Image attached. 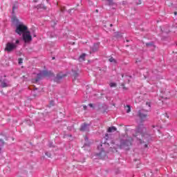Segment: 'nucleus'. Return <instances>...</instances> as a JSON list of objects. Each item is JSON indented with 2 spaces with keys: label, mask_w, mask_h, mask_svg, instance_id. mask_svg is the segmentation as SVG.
Returning <instances> with one entry per match:
<instances>
[{
  "label": "nucleus",
  "mask_w": 177,
  "mask_h": 177,
  "mask_svg": "<svg viewBox=\"0 0 177 177\" xmlns=\"http://www.w3.org/2000/svg\"><path fill=\"white\" fill-rule=\"evenodd\" d=\"M122 78H124V74H122Z\"/></svg>",
  "instance_id": "obj_42"
},
{
  "label": "nucleus",
  "mask_w": 177,
  "mask_h": 177,
  "mask_svg": "<svg viewBox=\"0 0 177 177\" xmlns=\"http://www.w3.org/2000/svg\"><path fill=\"white\" fill-rule=\"evenodd\" d=\"M145 45L147 48H151V49H156V46H154V43L153 41L146 43Z\"/></svg>",
  "instance_id": "obj_12"
},
{
  "label": "nucleus",
  "mask_w": 177,
  "mask_h": 177,
  "mask_svg": "<svg viewBox=\"0 0 177 177\" xmlns=\"http://www.w3.org/2000/svg\"><path fill=\"white\" fill-rule=\"evenodd\" d=\"M95 12H97H97H99V10H96Z\"/></svg>",
  "instance_id": "obj_40"
},
{
  "label": "nucleus",
  "mask_w": 177,
  "mask_h": 177,
  "mask_svg": "<svg viewBox=\"0 0 177 177\" xmlns=\"http://www.w3.org/2000/svg\"><path fill=\"white\" fill-rule=\"evenodd\" d=\"M125 110L127 113H131V106L127 105L125 106Z\"/></svg>",
  "instance_id": "obj_17"
},
{
  "label": "nucleus",
  "mask_w": 177,
  "mask_h": 177,
  "mask_svg": "<svg viewBox=\"0 0 177 177\" xmlns=\"http://www.w3.org/2000/svg\"><path fill=\"white\" fill-rule=\"evenodd\" d=\"M146 105L149 108L151 107V104H150V102H146Z\"/></svg>",
  "instance_id": "obj_24"
},
{
  "label": "nucleus",
  "mask_w": 177,
  "mask_h": 177,
  "mask_svg": "<svg viewBox=\"0 0 177 177\" xmlns=\"http://www.w3.org/2000/svg\"><path fill=\"white\" fill-rule=\"evenodd\" d=\"M18 62H19V64H23V59L21 58H19Z\"/></svg>",
  "instance_id": "obj_23"
},
{
  "label": "nucleus",
  "mask_w": 177,
  "mask_h": 177,
  "mask_svg": "<svg viewBox=\"0 0 177 177\" xmlns=\"http://www.w3.org/2000/svg\"><path fill=\"white\" fill-rule=\"evenodd\" d=\"M15 9H16V6H14L12 7V12H15Z\"/></svg>",
  "instance_id": "obj_28"
},
{
  "label": "nucleus",
  "mask_w": 177,
  "mask_h": 177,
  "mask_svg": "<svg viewBox=\"0 0 177 177\" xmlns=\"http://www.w3.org/2000/svg\"><path fill=\"white\" fill-rule=\"evenodd\" d=\"M80 131L82 132H89V124L86 123H84L83 124H82L80 127Z\"/></svg>",
  "instance_id": "obj_10"
},
{
  "label": "nucleus",
  "mask_w": 177,
  "mask_h": 177,
  "mask_svg": "<svg viewBox=\"0 0 177 177\" xmlns=\"http://www.w3.org/2000/svg\"><path fill=\"white\" fill-rule=\"evenodd\" d=\"M84 146H91V143L88 142V143H85Z\"/></svg>",
  "instance_id": "obj_27"
},
{
  "label": "nucleus",
  "mask_w": 177,
  "mask_h": 177,
  "mask_svg": "<svg viewBox=\"0 0 177 177\" xmlns=\"http://www.w3.org/2000/svg\"><path fill=\"white\" fill-rule=\"evenodd\" d=\"M83 109H84V110H86L87 106H86V105H84V106H83Z\"/></svg>",
  "instance_id": "obj_29"
},
{
  "label": "nucleus",
  "mask_w": 177,
  "mask_h": 177,
  "mask_svg": "<svg viewBox=\"0 0 177 177\" xmlns=\"http://www.w3.org/2000/svg\"><path fill=\"white\" fill-rule=\"evenodd\" d=\"M109 62H110V63H117V60H115V59L113 58V57H111V58L109 59Z\"/></svg>",
  "instance_id": "obj_19"
},
{
  "label": "nucleus",
  "mask_w": 177,
  "mask_h": 177,
  "mask_svg": "<svg viewBox=\"0 0 177 177\" xmlns=\"http://www.w3.org/2000/svg\"><path fill=\"white\" fill-rule=\"evenodd\" d=\"M23 40L24 42H31L32 41V37L30 33V31H26L24 34H22Z\"/></svg>",
  "instance_id": "obj_9"
},
{
  "label": "nucleus",
  "mask_w": 177,
  "mask_h": 177,
  "mask_svg": "<svg viewBox=\"0 0 177 177\" xmlns=\"http://www.w3.org/2000/svg\"><path fill=\"white\" fill-rule=\"evenodd\" d=\"M78 73H77L76 71L73 72V80H77V78H78Z\"/></svg>",
  "instance_id": "obj_20"
},
{
  "label": "nucleus",
  "mask_w": 177,
  "mask_h": 177,
  "mask_svg": "<svg viewBox=\"0 0 177 177\" xmlns=\"http://www.w3.org/2000/svg\"><path fill=\"white\" fill-rule=\"evenodd\" d=\"M86 56V55L85 53L82 54L80 57H79V61L80 62H84V60H85V57Z\"/></svg>",
  "instance_id": "obj_15"
},
{
  "label": "nucleus",
  "mask_w": 177,
  "mask_h": 177,
  "mask_svg": "<svg viewBox=\"0 0 177 177\" xmlns=\"http://www.w3.org/2000/svg\"><path fill=\"white\" fill-rule=\"evenodd\" d=\"M97 150H99V153H96L97 157L98 158H104L106 157V151H104V148H103V145H100L97 147Z\"/></svg>",
  "instance_id": "obj_7"
},
{
  "label": "nucleus",
  "mask_w": 177,
  "mask_h": 177,
  "mask_svg": "<svg viewBox=\"0 0 177 177\" xmlns=\"http://www.w3.org/2000/svg\"><path fill=\"white\" fill-rule=\"evenodd\" d=\"M8 86H9V84L6 82V80H3V82H1V88H6Z\"/></svg>",
  "instance_id": "obj_14"
},
{
  "label": "nucleus",
  "mask_w": 177,
  "mask_h": 177,
  "mask_svg": "<svg viewBox=\"0 0 177 177\" xmlns=\"http://www.w3.org/2000/svg\"><path fill=\"white\" fill-rule=\"evenodd\" d=\"M6 140H8V138H6Z\"/></svg>",
  "instance_id": "obj_46"
},
{
  "label": "nucleus",
  "mask_w": 177,
  "mask_h": 177,
  "mask_svg": "<svg viewBox=\"0 0 177 177\" xmlns=\"http://www.w3.org/2000/svg\"><path fill=\"white\" fill-rule=\"evenodd\" d=\"M145 78H149V76L145 75Z\"/></svg>",
  "instance_id": "obj_37"
},
{
  "label": "nucleus",
  "mask_w": 177,
  "mask_h": 177,
  "mask_svg": "<svg viewBox=\"0 0 177 177\" xmlns=\"http://www.w3.org/2000/svg\"><path fill=\"white\" fill-rule=\"evenodd\" d=\"M46 156H47V157H50V153L46 152Z\"/></svg>",
  "instance_id": "obj_26"
},
{
  "label": "nucleus",
  "mask_w": 177,
  "mask_h": 177,
  "mask_svg": "<svg viewBox=\"0 0 177 177\" xmlns=\"http://www.w3.org/2000/svg\"><path fill=\"white\" fill-rule=\"evenodd\" d=\"M145 147H147V144H145Z\"/></svg>",
  "instance_id": "obj_38"
},
{
  "label": "nucleus",
  "mask_w": 177,
  "mask_h": 177,
  "mask_svg": "<svg viewBox=\"0 0 177 177\" xmlns=\"http://www.w3.org/2000/svg\"><path fill=\"white\" fill-rule=\"evenodd\" d=\"M88 106H89V107H93V104H89Z\"/></svg>",
  "instance_id": "obj_31"
},
{
  "label": "nucleus",
  "mask_w": 177,
  "mask_h": 177,
  "mask_svg": "<svg viewBox=\"0 0 177 177\" xmlns=\"http://www.w3.org/2000/svg\"><path fill=\"white\" fill-rule=\"evenodd\" d=\"M136 138H138V133H140L142 136V139L145 140V142H149L150 140V136L145 132H146V128L143 127V124L138 126V127L136 130Z\"/></svg>",
  "instance_id": "obj_2"
},
{
  "label": "nucleus",
  "mask_w": 177,
  "mask_h": 177,
  "mask_svg": "<svg viewBox=\"0 0 177 177\" xmlns=\"http://www.w3.org/2000/svg\"><path fill=\"white\" fill-rule=\"evenodd\" d=\"M53 59H55V57H53Z\"/></svg>",
  "instance_id": "obj_43"
},
{
  "label": "nucleus",
  "mask_w": 177,
  "mask_h": 177,
  "mask_svg": "<svg viewBox=\"0 0 177 177\" xmlns=\"http://www.w3.org/2000/svg\"><path fill=\"white\" fill-rule=\"evenodd\" d=\"M99 45H100L99 43L94 44V45L91 48L92 52H96L97 49H99Z\"/></svg>",
  "instance_id": "obj_13"
},
{
  "label": "nucleus",
  "mask_w": 177,
  "mask_h": 177,
  "mask_svg": "<svg viewBox=\"0 0 177 177\" xmlns=\"http://www.w3.org/2000/svg\"><path fill=\"white\" fill-rule=\"evenodd\" d=\"M117 131V128L115 127H111L108 129V132H115Z\"/></svg>",
  "instance_id": "obj_16"
},
{
  "label": "nucleus",
  "mask_w": 177,
  "mask_h": 177,
  "mask_svg": "<svg viewBox=\"0 0 177 177\" xmlns=\"http://www.w3.org/2000/svg\"><path fill=\"white\" fill-rule=\"evenodd\" d=\"M110 27H113V25H112V24H110Z\"/></svg>",
  "instance_id": "obj_39"
},
{
  "label": "nucleus",
  "mask_w": 177,
  "mask_h": 177,
  "mask_svg": "<svg viewBox=\"0 0 177 177\" xmlns=\"http://www.w3.org/2000/svg\"><path fill=\"white\" fill-rule=\"evenodd\" d=\"M53 73L50 71H42L39 73L37 75V77L35 80V82H38L41 81V78H44V77H54Z\"/></svg>",
  "instance_id": "obj_4"
},
{
  "label": "nucleus",
  "mask_w": 177,
  "mask_h": 177,
  "mask_svg": "<svg viewBox=\"0 0 177 177\" xmlns=\"http://www.w3.org/2000/svg\"><path fill=\"white\" fill-rule=\"evenodd\" d=\"M85 140H88V137H85Z\"/></svg>",
  "instance_id": "obj_36"
},
{
  "label": "nucleus",
  "mask_w": 177,
  "mask_h": 177,
  "mask_svg": "<svg viewBox=\"0 0 177 177\" xmlns=\"http://www.w3.org/2000/svg\"><path fill=\"white\" fill-rule=\"evenodd\" d=\"M49 147H53V145H52V143H50V144H49Z\"/></svg>",
  "instance_id": "obj_32"
},
{
  "label": "nucleus",
  "mask_w": 177,
  "mask_h": 177,
  "mask_svg": "<svg viewBox=\"0 0 177 177\" xmlns=\"http://www.w3.org/2000/svg\"><path fill=\"white\" fill-rule=\"evenodd\" d=\"M64 77H66V75L59 73L55 77L54 81H55V82H60V81H62V80H63V78H64Z\"/></svg>",
  "instance_id": "obj_11"
},
{
  "label": "nucleus",
  "mask_w": 177,
  "mask_h": 177,
  "mask_svg": "<svg viewBox=\"0 0 177 177\" xmlns=\"http://www.w3.org/2000/svg\"><path fill=\"white\" fill-rule=\"evenodd\" d=\"M50 106H53V104H54L53 101H51L50 103Z\"/></svg>",
  "instance_id": "obj_30"
},
{
  "label": "nucleus",
  "mask_w": 177,
  "mask_h": 177,
  "mask_svg": "<svg viewBox=\"0 0 177 177\" xmlns=\"http://www.w3.org/2000/svg\"><path fill=\"white\" fill-rule=\"evenodd\" d=\"M122 86H123V89H127L126 87H124V84H122Z\"/></svg>",
  "instance_id": "obj_35"
},
{
  "label": "nucleus",
  "mask_w": 177,
  "mask_h": 177,
  "mask_svg": "<svg viewBox=\"0 0 177 177\" xmlns=\"http://www.w3.org/2000/svg\"><path fill=\"white\" fill-rule=\"evenodd\" d=\"M19 43L20 41L19 39L16 40L15 43L8 42L5 48L6 52H13V50L17 48V45H19Z\"/></svg>",
  "instance_id": "obj_6"
},
{
  "label": "nucleus",
  "mask_w": 177,
  "mask_h": 177,
  "mask_svg": "<svg viewBox=\"0 0 177 177\" xmlns=\"http://www.w3.org/2000/svg\"><path fill=\"white\" fill-rule=\"evenodd\" d=\"M104 138L106 140H109V134H106Z\"/></svg>",
  "instance_id": "obj_25"
},
{
  "label": "nucleus",
  "mask_w": 177,
  "mask_h": 177,
  "mask_svg": "<svg viewBox=\"0 0 177 177\" xmlns=\"http://www.w3.org/2000/svg\"><path fill=\"white\" fill-rule=\"evenodd\" d=\"M12 23H15V32L18 34V35H22V34L27 31V26H26L23 22H19L17 18L13 17Z\"/></svg>",
  "instance_id": "obj_1"
},
{
  "label": "nucleus",
  "mask_w": 177,
  "mask_h": 177,
  "mask_svg": "<svg viewBox=\"0 0 177 177\" xmlns=\"http://www.w3.org/2000/svg\"><path fill=\"white\" fill-rule=\"evenodd\" d=\"M41 8H43V9H46V7L41 6Z\"/></svg>",
  "instance_id": "obj_34"
},
{
  "label": "nucleus",
  "mask_w": 177,
  "mask_h": 177,
  "mask_svg": "<svg viewBox=\"0 0 177 177\" xmlns=\"http://www.w3.org/2000/svg\"><path fill=\"white\" fill-rule=\"evenodd\" d=\"M109 86H111V88H115V86H117V84L114 82H111L110 83Z\"/></svg>",
  "instance_id": "obj_21"
},
{
  "label": "nucleus",
  "mask_w": 177,
  "mask_h": 177,
  "mask_svg": "<svg viewBox=\"0 0 177 177\" xmlns=\"http://www.w3.org/2000/svg\"><path fill=\"white\" fill-rule=\"evenodd\" d=\"M53 73L50 71H42L39 73L37 75V77L35 80V82H38L41 81V78H44V77H54Z\"/></svg>",
  "instance_id": "obj_5"
},
{
  "label": "nucleus",
  "mask_w": 177,
  "mask_h": 177,
  "mask_svg": "<svg viewBox=\"0 0 177 177\" xmlns=\"http://www.w3.org/2000/svg\"><path fill=\"white\" fill-rule=\"evenodd\" d=\"M147 110L140 109L138 111V117L140 118L141 121H146V118H147Z\"/></svg>",
  "instance_id": "obj_8"
},
{
  "label": "nucleus",
  "mask_w": 177,
  "mask_h": 177,
  "mask_svg": "<svg viewBox=\"0 0 177 177\" xmlns=\"http://www.w3.org/2000/svg\"><path fill=\"white\" fill-rule=\"evenodd\" d=\"M140 140V143H143V141L142 140V139H139Z\"/></svg>",
  "instance_id": "obj_33"
},
{
  "label": "nucleus",
  "mask_w": 177,
  "mask_h": 177,
  "mask_svg": "<svg viewBox=\"0 0 177 177\" xmlns=\"http://www.w3.org/2000/svg\"><path fill=\"white\" fill-rule=\"evenodd\" d=\"M174 15H177V12H174Z\"/></svg>",
  "instance_id": "obj_41"
},
{
  "label": "nucleus",
  "mask_w": 177,
  "mask_h": 177,
  "mask_svg": "<svg viewBox=\"0 0 177 177\" xmlns=\"http://www.w3.org/2000/svg\"><path fill=\"white\" fill-rule=\"evenodd\" d=\"M1 149L0 148V154H1Z\"/></svg>",
  "instance_id": "obj_44"
},
{
  "label": "nucleus",
  "mask_w": 177,
  "mask_h": 177,
  "mask_svg": "<svg viewBox=\"0 0 177 177\" xmlns=\"http://www.w3.org/2000/svg\"><path fill=\"white\" fill-rule=\"evenodd\" d=\"M109 6H113L114 5L113 0H107Z\"/></svg>",
  "instance_id": "obj_18"
},
{
  "label": "nucleus",
  "mask_w": 177,
  "mask_h": 177,
  "mask_svg": "<svg viewBox=\"0 0 177 177\" xmlns=\"http://www.w3.org/2000/svg\"><path fill=\"white\" fill-rule=\"evenodd\" d=\"M133 139L131 137H128L126 140H120V144H116L113 147L115 149H126L132 145Z\"/></svg>",
  "instance_id": "obj_3"
},
{
  "label": "nucleus",
  "mask_w": 177,
  "mask_h": 177,
  "mask_svg": "<svg viewBox=\"0 0 177 177\" xmlns=\"http://www.w3.org/2000/svg\"><path fill=\"white\" fill-rule=\"evenodd\" d=\"M3 145H5V142L3 141V140L1 139L0 140V146H3Z\"/></svg>",
  "instance_id": "obj_22"
},
{
  "label": "nucleus",
  "mask_w": 177,
  "mask_h": 177,
  "mask_svg": "<svg viewBox=\"0 0 177 177\" xmlns=\"http://www.w3.org/2000/svg\"><path fill=\"white\" fill-rule=\"evenodd\" d=\"M46 1H47V2H48L49 0H46Z\"/></svg>",
  "instance_id": "obj_45"
}]
</instances>
